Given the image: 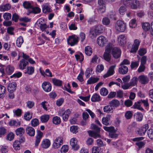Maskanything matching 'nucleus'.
Here are the masks:
<instances>
[{
  "mask_svg": "<svg viewBox=\"0 0 153 153\" xmlns=\"http://www.w3.org/2000/svg\"><path fill=\"white\" fill-rule=\"evenodd\" d=\"M128 71V67L125 65H122L120 64L118 69V71L119 74H125Z\"/></svg>",
  "mask_w": 153,
  "mask_h": 153,
  "instance_id": "14",
  "label": "nucleus"
},
{
  "mask_svg": "<svg viewBox=\"0 0 153 153\" xmlns=\"http://www.w3.org/2000/svg\"><path fill=\"white\" fill-rule=\"evenodd\" d=\"M136 20L135 19H132L129 23L130 27L131 28L135 27L136 26Z\"/></svg>",
  "mask_w": 153,
  "mask_h": 153,
  "instance_id": "60",
  "label": "nucleus"
},
{
  "mask_svg": "<svg viewBox=\"0 0 153 153\" xmlns=\"http://www.w3.org/2000/svg\"><path fill=\"white\" fill-rule=\"evenodd\" d=\"M139 1L137 0H133L130 3L129 5L131 7L132 9H136L140 5Z\"/></svg>",
  "mask_w": 153,
  "mask_h": 153,
  "instance_id": "25",
  "label": "nucleus"
},
{
  "mask_svg": "<svg viewBox=\"0 0 153 153\" xmlns=\"http://www.w3.org/2000/svg\"><path fill=\"white\" fill-rule=\"evenodd\" d=\"M26 133L30 136H33L35 134L34 129L31 127H28L26 129Z\"/></svg>",
  "mask_w": 153,
  "mask_h": 153,
  "instance_id": "23",
  "label": "nucleus"
},
{
  "mask_svg": "<svg viewBox=\"0 0 153 153\" xmlns=\"http://www.w3.org/2000/svg\"><path fill=\"white\" fill-rule=\"evenodd\" d=\"M91 100L92 102H98L100 101L101 97L100 95L95 93L92 95L91 97Z\"/></svg>",
  "mask_w": 153,
  "mask_h": 153,
  "instance_id": "29",
  "label": "nucleus"
},
{
  "mask_svg": "<svg viewBox=\"0 0 153 153\" xmlns=\"http://www.w3.org/2000/svg\"><path fill=\"white\" fill-rule=\"evenodd\" d=\"M25 131L24 129L22 127L18 128L15 130L16 135L19 136H22L24 134Z\"/></svg>",
  "mask_w": 153,
  "mask_h": 153,
  "instance_id": "34",
  "label": "nucleus"
},
{
  "mask_svg": "<svg viewBox=\"0 0 153 153\" xmlns=\"http://www.w3.org/2000/svg\"><path fill=\"white\" fill-rule=\"evenodd\" d=\"M23 6L26 8H32L31 13H37L38 12V7H34L32 6L30 3L28 1H25L23 3Z\"/></svg>",
  "mask_w": 153,
  "mask_h": 153,
  "instance_id": "7",
  "label": "nucleus"
},
{
  "mask_svg": "<svg viewBox=\"0 0 153 153\" xmlns=\"http://www.w3.org/2000/svg\"><path fill=\"white\" fill-rule=\"evenodd\" d=\"M91 127L92 129L96 131H89L88 133L89 136L95 138L100 137V136L99 134L100 128L94 124H92Z\"/></svg>",
  "mask_w": 153,
  "mask_h": 153,
  "instance_id": "2",
  "label": "nucleus"
},
{
  "mask_svg": "<svg viewBox=\"0 0 153 153\" xmlns=\"http://www.w3.org/2000/svg\"><path fill=\"white\" fill-rule=\"evenodd\" d=\"M3 17L5 20H8L11 19V15L10 13H4Z\"/></svg>",
  "mask_w": 153,
  "mask_h": 153,
  "instance_id": "53",
  "label": "nucleus"
},
{
  "mask_svg": "<svg viewBox=\"0 0 153 153\" xmlns=\"http://www.w3.org/2000/svg\"><path fill=\"white\" fill-rule=\"evenodd\" d=\"M142 27L144 30L147 31L150 29V26L149 23L145 22L142 24Z\"/></svg>",
  "mask_w": 153,
  "mask_h": 153,
  "instance_id": "45",
  "label": "nucleus"
},
{
  "mask_svg": "<svg viewBox=\"0 0 153 153\" xmlns=\"http://www.w3.org/2000/svg\"><path fill=\"white\" fill-rule=\"evenodd\" d=\"M132 107L134 108L140 110L143 112H145L144 109L141 106L140 102V101L135 102Z\"/></svg>",
  "mask_w": 153,
  "mask_h": 153,
  "instance_id": "27",
  "label": "nucleus"
},
{
  "mask_svg": "<svg viewBox=\"0 0 153 153\" xmlns=\"http://www.w3.org/2000/svg\"><path fill=\"white\" fill-rule=\"evenodd\" d=\"M97 31L94 28L91 29L90 31L89 35L90 37L92 39L96 37L98 34Z\"/></svg>",
  "mask_w": 153,
  "mask_h": 153,
  "instance_id": "32",
  "label": "nucleus"
},
{
  "mask_svg": "<svg viewBox=\"0 0 153 153\" xmlns=\"http://www.w3.org/2000/svg\"><path fill=\"white\" fill-rule=\"evenodd\" d=\"M116 66V65L111 66L106 73L103 75V77L106 78L113 75L114 72V69Z\"/></svg>",
  "mask_w": 153,
  "mask_h": 153,
  "instance_id": "16",
  "label": "nucleus"
},
{
  "mask_svg": "<svg viewBox=\"0 0 153 153\" xmlns=\"http://www.w3.org/2000/svg\"><path fill=\"white\" fill-rule=\"evenodd\" d=\"M108 42L107 39L105 36H101L98 37L97 43L100 47H103Z\"/></svg>",
  "mask_w": 153,
  "mask_h": 153,
  "instance_id": "10",
  "label": "nucleus"
},
{
  "mask_svg": "<svg viewBox=\"0 0 153 153\" xmlns=\"http://www.w3.org/2000/svg\"><path fill=\"white\" fill-rule=\"evenodd\" d=\"M126 11V9L125 7L122 6L119 8L118 11L120 15H123L125 13Z\"/></svg>",
  "mask_w": 153,
  "mask_h": 153,
  "instance_id": "49",
  "label": "nucleus"
},
{
  "mask_svg": "<svg viewBox=\"0 0 153 153\" xmlns=\"http://www.w3.org/2000/svg\"><path fill=\"white\" fill-rule=\"evenodd\" d=\"M115 28L118 31L123 32L126 29V24L123 21L118 20L115 24Z\"/></svg>",
  "mask_w": 153,
  "mask_h": 153,
  "instance_id": "4",
  "label": "nucleus"
},
{
  "mask_svg": "<svg viewBox=\"0 0 153 153\" xmlns=\"http://www.w3.org/2000/svg\"><path fill=\"white\" fill-rule=\"evenodd\" d=\"M111 117V116L110 114L107 115L105 117H103L102 119V123L106 126L109 125Z\"/></svg>",
  "mask_w": 153,
  "mask_h": 153,
  "instance_id": "20",
  "label": "nucleus"
},
{
  "mask_svg": "<svg viewBox=\"0 0 153 153\" xmlns=\"http://www.w3.org/2000/svg\"><path fill=\"white\" fill-rule=\"evenodd\" d=\"M98 11L99 12L102 13L105 11L106 9L105 0H98Z\"/></svg>",
  "mask_w": 153,
  "mask_h": 153,
  "instance_id": "8",
  "label": "nucleus"
},
{
  "mask_svg": "<svg viewBox=\"0 0 153 153\" xmlns=\"http://www.w3.org/2000/svg\"><path fill=\"white\" fill-rule=\"evenodd\" d=\"M22 75V73L20 72H18L16 73H15L13 75L10 76V78H19L21 77Z\"/></svg>",
  "mask_w": 153,
  "mask_h": 153,
  "instance_id": "57",
  "label": "nucleus"
},
{
  "mask_svg": "<svg viewBox=\"0 0 153 153\" xmlns=\"http://www.w3.org/2000/svg\"><path fill=\"white\" fill-rule=\"evenodd\" d=\"M42 7V11L45 13H48L52 11V10L50 6L46 4H43Z\"/></svg>",
  "mask_w": 153,
  "mask_h": 153,
  "instance_id": "22",
  "label": "nucleus"
},
{
  "mask_svg": "<svg viewBox=\"0 0 153 153\" xmlns=\"http://www.w3.org/2000/svg\"><path fill=\"white\" fill-rule=\"evenodd\" d=\"M68 149V147L67 145H63L61 148L60 152L62 153H65Z\"/></svg>",
  "mask_w": 153,
  "mask_h": 153,
  "instance_id": "51",
  "label": "nucleus"
},
{
  "mask_svg": "<svg viewBox=\"0 0 153 153\" xmlns=\"http://www.w3.org/2000/svg\"><path fill=\"white\" fill-rule=\"evenodd\" d=\"M115 15L116 13L114 11H111L108 13V16L114 20H116V19Z\"/></svg>",
  "mask_w": 153,
  "mask_h": 153,
  "instance_id": "56",
  "label": "nucleus"
},
{
  "mask_svg": "<svg viewBox=\"0 0 153 153\" xmlns=\"http://www.w3.org/2000/svg\"><path fill=\"white\" fill-rule=\"evenodd\" d=\"M140 43V42L139 40L137 39H135L134 40V43L132 45V47L130 50V52H136L138 48Z\"/></svg>",
  "mask_w": 153,
  "mask_h": 153,
  "instance_id": "11",
  "label": "nucleus"
},
{
  "mask_svg": "<svg viewBox=\"0 0 153 153\" xmlns=\"http://www.w3.org/2000/svg\"><path fill=\"white\" fill-rule=\"evenodd\" d=\"M125 116L127 119H130L132 116V113L131 111H128L126 112Z\"/></svg>",
  "mask_w": 153,
  "mask_h": 153,
  "instance_id": "64",
  "label": "nucleus"
},
{
  "mask_svg": "<svg viewBox=\"0 0 153 153\" xmlns=\"http://www.w3.org/2000/svg\"><path fill=\"white\" fill-rule=\"evenodd\" d=\"M48 104V102L46 101L42 102L40 103V105H41V106L46 111L48 110V107L47 106Z\"/></svg>",
  "mask_w": 153,
  "mask_h": 153,
  "instance_id": "61",
  "label": "nucleus"
},
{
  "mask_svg": "<svg viewBox=\"0 0 153 153\" xmlns=\"http://www.w3.org/2000/svg\"><path fill=\"white\" fill-rule=\"evenodd\" d=\"M112 48L113 45L111 43H109L105 47V51L103 53V56L104 59L107 61L108 62L111 60V53Z\"/></svg>",
  "mask_w": 153,
  "mask_h": 153,
  "instance_id": "1",
  "label": "nucleus"
},
{
  "mask_svg": "<svg viewBox=\"0 0 153 153\" xmlns=\"http://www.w3.org/2000/svg\"><path fill=\"white\" fill-rule=\"evenodd\" d=\"M149 127L148 124H145L142 127L139 129L137 132L138 134L140 136L144 135L148 129Z\"/></svg>",
  "mask_w": 153,
  "mask_h": 153,
  "instance_id": "15",
  "label": "nucleus"
},
{
  "mask_svg": "<svg viewBox=\"0 0 153 153\" xmlns=\"http://www.w3.org/2000/svg\"><path fill=\"white\" fill-rule=\"evenodd\" d=\"M50 118V116L48 114L42 115L40 117V120L42 123H45L47 122Z\"/></svg>",
  "mask_w": 153,
  "mask_h": 153,
  "instance_id": "39",
  "label": "nucleus"
},
{
  "mask_svg": "<svg viewBox=\"0 0 153 153\" xmlns=\"http://www.w3.org/2000/svg\"><path fill=\"white\" fill-rule=\"evenodd\" d=\"M14 69V68L13 66L8 65L6 67L5 71L8 74L10 75L13 72Z\"/></svg>",
  "mask_w": 153,
  "mask_h": 153,
  "instance_id": "33",
  "label": "nucleus"
},
{
  "mask_svg": "<svg viewBox=\"0 0 153 153\" xmlns=\"http://www.w3.org/2000/svg\"><path fill=\"white\" fill-rule=\"evenodd\" d=\"M134 116L136 120L137 121H141L143 120V116L142 114L140 112H137L135 113Z\"/></svg>",
  "mask_w": 153,
  "mask_h": 153,
  "instance_id": "30",
  "label": "nucleus"
},
{
  "mask_svg": "<svg viewBox=\"0 0 153 153\" xmlns=\"http://www.w3.org/2000/svg\"><path fill=\"white\" fill-rule=\"evenodd\" d=\"M20 142L18 140H15L13 143V146L15 149L19 150L20 149Z\"/></svg>",
  "mask_w": 153,
  "mask_h": 153,
  "instance_id": "44",
  "label": "nucleus"
},
{
  "mask_svg": "<svg viewBox=\"0 0 153 153\" xmlns=\"http://www.w3.org/2000/svg\"><path fill=\"white\" fill-rule=\"evenodd\" d=\"M85 52L86 54L88 56L91 55L92 53L91 48L90 46H87L85 47Z\"/></svg>",
  "mask_w": 153,
  "mask_h": 153,
  "instance_id": "37",
  "label": "nucleus"
},
{
  "mask_svg": "<svg viewBox=\"0 0 153 153\" xmlns=\"http://www.w3.org/2000/svg\"><path fill=\"white\" fill-rule=\"evenodd\" d=\"M113 108L111 105H107L104 107L103 110L106 113H110L112 112Z\"/></svg>",
  "mask_w": 153,
  "mask_h": 153,
  "instance_id": "31",
  "label": "nucleus"
},
{
  "mask_svg": "<svg viewBox=\"0 0 153 153\" xmlns=\"http://www.w3.org/2000/svg\"><path fill=\"white\" fill-rule=\"evenodd\" d=\"M103 128L105 131L108 132L109 133L114 131V127L113 126L107 127L105 126L103 127Z\"/></svg>",
  "mask_w": 153,
  "mask_h": 153,
  "instance_id": "59",
  "label": "nucleus"
},
{
  "mask_svg": "<svg viewBox=\"0 0 153 153\" xmlns=\"http://www.w3.org/2000/svg\"><path fill=\"white\" fill-rule=\"evenodd\" d=\"M77 140L75 137H73L71 139L70 144L72 148L75 150H77L79 149V147L77 144Z\"/></svg>",
  "mask_w": 153,
  "mask_h": 153,
  "instance_id": "13",
  "label": "nucleus"
},
{
  "mask_svg": "<svg viewBox=\"0 0 153 153\" xmlns=\"http://www.w3.org/2000/svg\"><path fill=\"white\" fill-rule=\"evenodd\" d=\"M126 37L124 35H121L118 37V42L119 45H124L126 43Z\"/></svg>",
  "mask_w": 153,
  "mask_h": 153,
  "instance_id": "17",
  "label": "nucleus"
},
{
  "mask_svg": "<svg viewBox=\"0 0 153 153\" xmlns=\"http://www.w3.org/2000/svg\"><path fill=\"white\" fill-rule=\"evenodd\" d=\"M10 8V5L7 4H6L1 6H0V11H4L9 10Z\"/></svg>",
  "mask_w": 153,
  "mask_h": 153,
  "instance_id": "42",
  "label": "nucleus"
},
{
  "mask_svg": "<svg viewBox=\"0 0 153 153\" xmlns=\"http://www.w3.org/2000/svg\"><path fill=\"white\" fill-rule=\"evenodd\" d=\"M99 80V78L97 77H91L87 81V84H91L97 82Z\"/></svg>",
  "mask_w": 153,
  "mask_h": 153,
  "instance_id": "28",
  "label": "nucleus"
},
{
  "mask_svg": "<svg viewBox=\"0 0 153 153\" xmlns=\"http://www.w3.org/2000/svg\"><path fill=\"white\" fill-rule=\"evenodd\" d=\"M42 87L43 90L46 92H50L51 90V84L48 82H45L42 85Z\"/></svg>",
  "mask_w": 153,
  "mask_h": 153,
  "instance_id": "12",
  "label": "nucleus"
},
{
  "mask_svg": "<svg viewBox=\"0 0 153 153\" xmlns=\"http://www.w3.org/2000/svg\"><path fill=\"white\" fill-rule=\"evenodd\" d=\"M50 140L48 139H45L42 142L41 145L42 148L47 149L50 146Z\"/></svg>",
  "mask_w": 153,
  "mask_h": 153,
  "instance_id": "24",
  "label": "nucleus"
},
{
  "mask_svg": "<svg viewBox=\"0 0 153 153\" xmlns=\"http://www.w3.org/2000/svg\"><path fill=\"white\" fill-rule=\"evenodd\" d=\"M23 42L24 40L23 37L21 36H19L17 39L16 41V44L17 46L19 47H21Z\"/></svg>",
  "mask_w": 153,
  "mask_h": 153,
  "instance_id": "43",
  "label": "nucleus"
},
{
  "mask_svg": "<svg viewBox=\"0 0 153 153\" xmlns=\"http://www.w3.org/2000/svg\"><path fill=\"white\" fill-rule=\"evenodd\" d=\"M100 94L103 96H105L107 95L108 93V90L105 88H102L100 91Z\"/></svg>",
  "mask_w": 153,
  "mask_h": 153,
  "instance_id": "46",
  "label": "nucleus"
},
{
  "mask_svg": "<svg viewBox=\"0 0 153 153\" xmlns=\"http://www.w3.org/2000/svg\"><path fill=\"white\" fill-rule=\"evenodd\" d=\"M63 138L62 136H59L56 137L53 141V147L55 149L60 148L63 144Z\"/></svg>",
  "mask_w": 153,
  "mask_h": 153,
  "instance_id": "5",
  "label": "nucleus"
},
{
  "mask_svg": "<svg viewBox=\"0 0 153 153\" xmlns=\"http://www.w3.org/2000/svg\"><path fill=\"white\" fill-rule=\"evenodd\" d=\"M14 134L12 132L8 134L6 137L7 139L9 141L12 140L14 138Z\"/></svg>",
  "mask_w": 153,
  "mask_h": 153,
  "instance_id": "52",
  "label": "nucleus"
},
{
  "mask_svg": "<svg viewBox=\"0 0 153 153\" xmlns=\"http://www.w3.org/2000/svg\"><path fill=\"white\" fill-rule=\"evenodd\" d=\"M71 112V111L69 109L65 110L64 108H62L59 110L58 115L62 117L64 121H67L69 118Z\"/></svg>",
  "mask_w": 153,
  "mask_h": 153,
  "instance_id": "3",
  "label": "nucleus"
},
{
  "mask_svg": "<svg viewBox=\"0 0 153 153\" xmlns=\"http://www.w3.org/2000/svg\"><path fill=\"white\" fill-rule=\"evenodd\" d=\"M34 71V68L32 67H28L26 69V71L25 72V73H27L29 75H31L33 73Z\"/></svg>",
  "mask_w": 153,
  "mask_h": 153,
  "instance_id": "47",
  "label": "nucleus"
},
{
  "mask_svg": "<svg viewBox=\"0 0 153 153\" xmlns=\"http://www.w3.org/2000/svg\"><path fill=\"white\" fill-rule=\"evenodd\" d=\"M79 37L75 35H73L68 36L67 39L68 44L71 46L76 45L78 42Z\"/></svg>",
  "mask_w": 153,
  "mask_h": 153,
  "instance_id": "6",
  "label": "nucleus"
},
{
  "mask_svg": "<svg viewBox=\"0 0 153 153\" xmlns=\"http://www.w3.org/2000/svg\"><path fill=\"white\" fill-rule=\"evenodd\" d=\"M137 78L136 77H134L131 79L129 83L130 86H134L137 85Z\"/></svg>",
  "mask_w": 153,
  "mask_h": 153,
  "instance_id": "41",
  "label": "nucleus"
},
{
  "mask_svg": "<svg viewBox=\"0 0 153 153\" xmlns=\"http://www.w3.org/2000/svg\"><path fill=\"white\" fill-rule=\"evenodd\" d=\"M70 131L73 133L76 134L78 132L77 126H71Z\"/></svg>",
  "mask_w": 153,
  "mask_h": 153,
  "instance_id": "55",
  "label": "nucleus"
},
{
  "mask_svg": "<svg viewBox=\"0 0 153 153\" xmlns=\"http://www.w3.org/2000/svg\"><path fill=\"white\" fill-rule=\"evenodd\" d=\"M16 83L12 82L9 83L7 86V90L9 92H14L16 89Z\"/></svg>",
  "mask_w": 153,
  "mask_h": 153,
  "instance_id": "19",
  "label": "nucleus"
},
{
  "mask_svg": "<svg viewBox=\"0 0 153 153\" xmlns=\"http://www.w3.org/2000/svg\"><path fill=\"white\" fill-rule=\"evenodd\" d=\"M6 129L4 127H0V137L4 136L6 133Z\"/></svg>",
  "mask_w": 153,
  "mask_h": 153,
  "instance_id": "54",
  "label": "nucleus"
},
{
  "mask_svg": "<svg viewBox=\"0 0 153 153\" xmlns=\"http://www.w3.org/2000/svg\"><path fill=\"white\" fill-rule=\"evenodd\" d=\"M61 122V119L60 118L57 116H55L53 117L52 122L55 125H58Z\"/></svg>",
  "mask_w": 153,
  "mask_h": 153,
  "instance_id": "38",
  "label": "nucleus"
},
{
  "mask_svg": "<svg viewBox=\"0 0 153 153\" xmlns=\"http://www.w3.org/2000/svg\"><path fill=\"white\" fill-rule=\"evenodd\" d=\"M6 91L5 86L0 85V98H3Z\"/></svg>",
  "mask_w": 153,
  "mask_h": 153,
  "instance_id": "36",
  "label": "nucleus"
},
{
  "mask_svg": "<svg viewBox=\"0 0 153 153\" xmlns=\"http://www.w3.org/2000/svg\"><path fill=\"white\" fill-rule=\"evenodd\" d=\"M139 82L142 84H145L147 83L149 81L148 77L144 75L140 76L138 77Z\"/></svg>",
  "mask_w": 153,
  "mask_h": 153,
  "instance_id": "18",
  "label": "nucleus"
},
{
  "mask_svg": "<svg viewBox=\"0 0 153 153\" xmlns=\"http://www.w3.org/2000/svg\"><path fill=\"white\" fill-rule=\"evenodd\" d=\"M101 149L97 146H94L92 149V153H101Z\"/></svg>",
  "mask_w": 153,
  "mask_h": 153,
  "instance_id": "58",
  "label": "nucleus"
},
{
  "mask_svg": "<svg viewBox=\"0 0 153 153\" xmlns=\"http://www.w3.org/2000/svg\"><path fill=\"white\" fill-rule=\"evenodd\" d=\"M132 101L129 100H126L124 102V105L127 107L131 106L132 104Z\"/></svg>",
  "mask_w": 153,
  "mask_h": 153,
  "instance_id": "63",
  "label": "nucleus"
},
{
  "mask_svg": "<svg viewBox=\"0 0 153 153\" xmlns=\"http://www.w3.org/2000/svg\"><path fill=\"white\" fill-rule=\"evenodd\" d=\"M28 63V62L24 59H21L20 61V63L19 65V68L22 70L25 69Z\"/></svg>",
  "mask_w": 153,
  "mask_h": 153,
  "instance_id": "26",
  "label": "nucleus"
},
{
  "mask_svg": "<svg viewBox=\"0 0 153 153\" xmlns=\"http://www.w3.org/2000/svg\"><path fill=\"white\" fill-rule=\"evenodd\" d=\"M148 137L151 139H153V129L150 128L147 131Z\"/></svg>",
  "mask_w": 153,
  "mask_h": 153,
  "instance_id": "48",
  "label": "nucleus"
},
{
  "mask_svg": "<svg viewBox=\"0 0 153 153\" xmlns=\"http://www.w3.org/2000/svg\"><path fill=\"white\" fill-rule=\"evenodd\" d=\"M109 104L111 105L113 108H116L119 106L120 103V101L114 99L110 102Z\"/></svg>",
  "mask_w": 153,
  "mask_h": 153,
  "instance_id": "21",
  "label": "nucleus"
},
{
  "mask_svg": "<svg viewBox=\"0 0 153 153\" xmlns=\"http://www.w3.org/2000/svg\"><path fill=\"white\" fill-rule=\"evenodd\" d=\"M14 115H16L17 117H19L21 115L22 110L19 108H18L16 110H13Z\"/></svg>",
  "mask_w": 153,
  "mask_h": 153,
  "instance_id": "50",
  "label": "nucleus"
},
{
  "mask_svg": "<svg viewBox=\"0 0 153 153\" xmlns=\"http://www.w3.org/2000/svg\"><path fill=\"white\" fill-rule=\"evenodd\" d=\"M112 55L115 59L119 58L121 55V52L120 49L117 47L113 48L111 50Z\"/></svg>",
  "mask_w": 153,
  "mask_h": 153,
  "instance_id": "9",
  "label": "nucleus"
},
{
  "mask_svg": "<svg viewBox=\"0 0 153 153\" xmlns=\"http://www.w3.org/2000/svg\"><path fill=\"white\" fill-rule=\"evenodd\" d=\"M9 124L10 126H20L21 123L18 120H12L9 122Z\"/></svg>",
  "mask_w": 153,
  "mask_h": 153,
  "instance_id": "40",
  "label": "nucleus"
},
{
  "mask_svg": "<svg viewBox=\"0 0 153 153\" xmlns=\"http://www.w3.org/2000/svg\"><path fill=\"white\" fill-rule=\"evenodd\" d=\"M109 137L111 138H116L118 137V134H117L115 132V129L114 131H111L110 133H109Z\"/></svg>",
  "mask_w": 153,
  "mask_h": 153,
  "instance_id": "62",
  "label": "nucleus"
},
{
  "mask_svg": "<svg viewBox=\"0 0 153 153\" xmlns=\"http://www.w3.org/2000/svg\"><path fill=\"white\" fill-rule=\"evenodd\" d=\"M52 81L54 85L58 86H61L62 84V81L60 80L53 78L52 79Z\"/></svg>",
  "mask_w": 153,
  "mask_h": 153,
  "instance_id": "35",
  "label": "nucleus"
}]
</instances>
